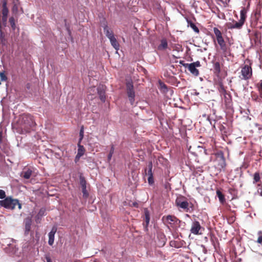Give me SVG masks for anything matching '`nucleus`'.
Returning a JSON list of instances; mask_svg holds the SVG:
<instances>
[{
	"label": "nucleus",
	"mask_w": 262,
	"mask_h": 262,
	"mask_svg": "<svg viewBox=\"0 0 262 262\" xmlns=\"http://www.w3.org/2000/svg\"><path fill=\"white\" fill-rule=\"evenodd\" d=\"M21 127L24 129L26 132H29V130L36 125L35 122L33 117L29 114H23L19 119Z\"/></svg>",
	"instance_id": "obj_1"
},
{
	"label": "nucleus",
	"mask_w": 262,
	"mask_h": 262,
	"mask_svg": "<svg viewBox=\"0 0 262 262\" xmlns=\"http://www.w3.org/2000/svg\"><path fill=\"white\" fill-rule=\"evenodd\" d=\"M101 26L103 28V31L105 36L109 39L112 46L117 51L119 50L120 45L113 31L108 28L107 23L104 20L101 22Z\"/></svg>",
	"instance_id": "obj_2"
},
{
	"label": "nucleus",
	"mask_w": 262,
	"mask_h": 262,
	"mask_svg": "<svg viewBox=\"0 0 262 262\" xmlns=\"http://www.w3.org/2000/svg\"><path fill=\"white\" fill-rule=\"evenodd\" d=\"M126 93L127 96L129 103L133 106H136L137 102H135V91L132 80L126 82Z\"/></svg>",
	"instance_id": "obj_3"
},
{
	"label": "nucleus",
	"mask_w": 262,
	"mask_h": 262,
	"mask_svg": "<svg viewBox=\"0 0 262 262\" xmlns=\"http://www.w3.org/2000/svg\"><path fill=\"white\" fill-rule=\"evenodd\" d=\"M16 204H18L17 199H13L11 196H7L1 200L0 206L6 209L13 210L15 208Z\"/></svg>",
	"instance_id": "obj_4"
},
{
	"label": "nucleus",
	"mask_w": 262,
	"mask_h": 262,
	"mask_svg": "<svg viewBox=\"0 0 262 262\" xmlns=\"http://www.w3.org/2000/svg\"><path fill=\"white\" fill-rule=\"evenodd\" d=\"M187 66V68L189 70V71L194 76H198L199 75V71L196 69L197 67H201V63L199 61H196L195 62H192L191 63H188V64H186Z\"/></svg>",
	"instance_id": "obj_5"
},
{
	"label": "nucleus",
	"mask_w": 262,
	"mask_h": 262,
	"mask_svg": "<svg viewBox=\"0 0 262 262\" xmlns=\"http://www.w3.org/2000/svg\"><path fill=\"white\" fill-rule=\"evenodd\" d=\"M252 69L251 67L248 65H245L241 70L242 75L243 76L242 79L244 80H247L251 78L252 76Z\"/></svg>",
	"instance_id": "obj_6"
},
{
	"label": "nucleus",
	"mask_w": 262,
	"mask_h": 262,
	"mask_svg": "<svg viewBox=\"0 0 262 262\" xmlns=\"http://www.w3.org/2000/svg\"><path fill=\"white\" fill-rule=\"evenodd\" d=\"M105 89L106 86L104 85H99L97 88V94L102 102H104L106 100Z\"/></svg>",
	"instance_id": "obj_7"
},
{
	"label": "nucleus",
	"mask_w": 262,
	"mask_h": 262,
	"mask_svg": "<svg viewBox=\"0 0 262 262\" xmlns=\"http://www.w3.org/2000/svg\"><path fill=\"white\" fill-rule=\"evenodd\" d=\"M24 224H25V232L24 234L25 236H27L29 234L30 232L31 225L32 223V220L31 217H27L24 220Z\"/></svg>",
	"instance_id": "obj_8"
},
{
	"label": "nucleus",
	"mask_w": 262,
	"mask_h": 262,
	"mask_svg": "<svg viewBox=\"0 0 262 262\" xmlns=\"http://www.w3.org/2000/svg\"><path fill=\"white\" fill-rule=\"evenodd\" d=\"M144 217H145V223L143 224L144 226V230L145 231H148V226L149 224L150 215V212L147 208H145L144 210Z\"/></svg>",
	"instance_id": "obj_9"
},
{
	"label": "nucleus",
	"mask_w": 262,
	"mask_h": 262,
	"mask_svg": "<svg viewBox=\"0 0 262 262\" xmlns=\"http://www.w3.org/2000/svg\"><path fill=\"white\" fill-rule=\"evenodd\" d=\"M201 227L200 223L197 221H194L192 224V226L190 229L191 233L193 234L198 235L199 234V231Z\"/></svg>",
	"instance_id": "obj_10"
},
{
	"label": "nucleus",
	"mask_w": 262,
	"mask_h": 262,
	"mask_svg": "<svg viewBox=\"0 0 262 262\" xmlns=\"http://www.w3.org/2000/svg\"><path fill=\"white\" fill-rule=\"evenodd\" d=\"M57 231V227L53 226L52 228L51 231L48 234L49 240L48 244L50 246H52L54 242L55 234Z\"/></svg>",
	"instance_id": "obj_11"
},
{
	"label": "nucleus",
	"mask_w": 262,
	"mask_h": 262,
	"mask_svg": "<svg viewBox=\"0 0 262 262\" xmlns=\"http://www.w3.org/2000/svg\"><path fill=\"white\" fill-rule=\"evenodd\" d=\"M46 209L45 208L42 207L40 209L38 213L35 216V221L37 224L40 223L42 217L46 215Z\"/></svg>",
	"instance_id": "obj_12"
},
{
	"label": "nucleus",
	"mask_w": 262,
	"mask_h": 262,
	"mask_svg": "<svg viewBox=\"0 0 262 262\" xmlns=\"http://www.w3.org/2000/svg\"><path fill=\"white\" fill-rule=\"evenodd\" d=\"M166 220L168 224H171L173 223L177 225H179L181 221L176 216L172 215H168L166 216Z\"/></svg>",
	"instance_id": "obj_13"
},
{
	"label": "nucleus",
	"mask_w": 262,
	"mask_h": 262,
	"mask_svg": "<svg viewBox=\"0 0 262 262\" xmlns=\"http://www.w3.org/2000/svg\"><path fill=\"white\" fill-rule=\"evenodd\" d=\"M244 23L239 20L238 21H233V23H229L228 24V28L229 29H241Z\"/></svg>",
	"instance_id": "obj_14"
},
{
	"label": "nucleus",
	"mask_w": 262,
	"mask_h": 262,
	"mask_svg": "<svg viewBox=\"0 0 262 262\" xmlns=\"http://www.w3.org/2000/svg\"><path fill=\"white\" fill-rule=\"evenodd\" d=\"M176 203L177 205L182 209H187L188 207V203L187 201H182L179 199H177L176 200Z\"/></svg>",
	"instance_id": "obj_15"
},
{
	"label": "nucleus",
	"mask_w": 262,
	"mask_h": 262,
	"mask_svg": "<svg viewBox=\"0 0 262 262\" xmlns=\"http://www.w3.org/2000/svg\"><path fill=\"white\" fill-rule=\"evenodd\" d=\"M33 171L30 168L25 169L21 172V176L25 179H29L30 178Z\"/></svg>",
	"instance_id": "obj_16"
},
{
	"label": "nucleus",
	"mask_w": 262,
	"mask_h": 262,
	"mask_svg": "<svg viewBox=\"0 0 262 262\" xmlns=\"http://www.w3.org/2000/svg\"><path fill=\"white\" fill-rule=\"evenodd\" d=\"M161 43L158 46L160 51L164 50L168 48V43L166 38H163L160 40Z\"/></svg>",
	"instance_id": "obj_17"
},
{
	"label": "nucleus",
	"mask_w": 262,
	"mask_h": 262,
	"mask_svg": "<svg viewBox=\"0 0 262 262\" xmlns=\"http://www.w3.org/2000/svg\"><path fill=\"white\" fill-rule=\"evenodd\" d=\"M186 21L188 27H190L195 32H199V28L190 19L186 18Z\"/></svg>",
	"instance_id": "obj_18"
},
{
	"label": "nucleus",
	"mask_w": 262,
	"mask_h": 262,
	"mask_svg": "<svg viewBox=\"0 0 262 262\" xmlns=\"http://www.w3.org/2000/svg\"><path fill=\"white\" fill-rule=\"evenodd\" d=\"M2 16H8V14L9 12L8 9L7 7V2L6 0H4L2 3Z\"/></svg>",
	"instance_id": "obj_19"
},
{
	"label": "nucleus",
	"mask_w": 262,
	"mask_h": 262,
	"mask_svg": "<svg viewBox=\"0 0 262 262\" xmlns=\"http://www.w3.org/2000/svg\"><path fill=\"white\" fill-rule=\"evenodd\" d=\"M216 195L218 197L220 203L223 204L226 201L224 194L220 190H217L216 191Z\"/></svg>",
	"instance_id": "obj_20"
},
{
	"label": "nucleus",
	"mask_w": 262,
	"mask_h": 262,
	"mask_svg": "<svg viewBox=\"0 0 262 262\" xmlns=\"http://www.w3.org/2000/svg\"><path fill=\"white\" fill-rule=\"evenodd\" d=\"M247 11L245 8H243L240 11V19L239 20L243 22L244 24L245 22L247 17Z\"/></svg>",
	"instance_id": "obj_21"
},
{
	"label": "nucleus",
	"mask_w": 262,
	"mask_h": 262,
	"mask_svg": "<svg viewBox=\"0 0 262 262\" xmlns=\"http://www.w3.org/2000/svg\"><path fill=\"white\" fill-rule=\"evenodd\" d=\"M79 184L82 188H86V181L82 174L79 176Z\"/></svg>",
	"instance_id": "obj_22"
},
{
	"label": "nucleus",
	"mask_w": 262,
	"mask_h": 262,
	"mask_svg": "<svg viewBox=\"0 0 262 262\" xmlns=\"http://www.w3.org/2000/svg\"><path fill=\"white\" fill-rule=\"evenodd\" d=\"M78 150H77V154L80 155L81 156H83L85 152V148L83 145L81 144V142H78Z\"/></svg>",
	"instance_id": "obj_23"
},
{
	"label": "nucleus",
	"mask_w": 262,
	"mask_h": 262,
	"mask_svg": "<svg viewBox=\"0 0 262 262\" xmlns=\"http://www.w3.org/2000/svg\"><path fill=\"white\" fill-rule=\"evenodd\" d=\"M19 4V0H13L12 7V11L13 13H18Z\"/></svg>",
	"instance_id": "obj_24"
},
{
	"label": "nucleus",
	"mask_w": 262,
	"mask_h": 262,
	"mask_svg": "<svg viewBox=\"0 0 262 262\" xmlns=\"http://www.w3.org/2000/svg\"><path fill=\"white\" fill-rule=\"evenodd\" d=\"M213 70L214 71V73L216 74H219L221 73V67H220V63L219 62H215L213 64Z\"/></svg>",
	"instance_id": "obj_25"
},
{
	"label": "nucleus",
	"mask_w": 262,
	"mask_h": 262,
	"mask_svg": "<svg viewBox=\"0 0 262 262\" xmlns=\"http://www.w3.org/2000/svg\"><path fill=\"white\" fill-rule=\"evenodd\" d=\"M216 39L217 42L221 47V49L223 50H224L226 48V44L225 43V41L223 37L222 36Z\"/></svg>",
	"instance_id": "obj_26"
},
{
	"label": "nucleus",
	"mask_w": 262,
	"mask_h": 262,
	"mask_svg": "<svg viewBox=\"0 0 262 262\" xmlns=\"http://www.w3.org/2000/svg\"><path fill=\"white\" fill-rule=\"evenodd\" d=\"M219 165L222 168H225L226 166V161H225V159L224 157V156L222 155L221 157V160L219 162Z\"/></svg>",
	"instance_id": "obj_27"
},
{
	"label": "nucleus",
	"mask_w": 262,
	"mask_h": 262,
	"mask_svg": "<svg viewBox=\"0 0 262 262\" xmlns=\"http://www.w3.org/2000/svg\"><path fill=\"white\" fill-rule=\"evenodd\" d=\"M159 84L160 86L161 90H162L164 93L167 92L168 87L164 83L161 81H159Z\"/></svg>",
	"instance_id": "obj_28"
},
{
	"label": "nucleus",
	"mask_w": 262,
	"mask_h": 262,
	"mask_svg": "<svg viewBox=\"0 0 262 262\" xmlns=\"http://www.w3.org/2000/svg\"><path fill=\"white\" fill-rule=\"evenodd\" d=\"M9 21L10 23V24L12 29L13 31H14L16 28V26H15V19H14V17H10Z\"/></svg>",
	"instance_id": "obj_29"
},
{
	"label": "nucleus",
	"mask_w": 262,
	"mask_h": 262,
	"mask_svg": "<svg viewBox=\"0 0 262 262\" xmlns=\"http://www.w3.org/2000/svg\"><path fill=\"white\" fill-rule=\"evenodd\" d=\"M213 32L215 36H216V38L222 36L221 32L217 28H213Z\"/></svg>",
	"instance_id": "obj_30"
},
{
	"label": "nucleus",
	"mask_w": 262,
	"mask_h": 262,
	"mask_svg": "<svg viewBox=\"0 0 262 262\" xmlns=\"http://www.w3.org/2000/svg\"><path fill=\"white\" fill-rule=\"evenodd\" d=\"M260 176H259V173L257 172L254 173V178H253V183H256L257 182H258V181H259L260 180Z\"/></svg>",
	"instance_id": "obj_31"
},
{
	"label": "nucleus",
	"mask_w": 262,
	"mask_h": 262,
	"mask_svg": "<svg viewBox=\"0 0 262 262\" xmlns=\"http://www.w3.org/2000/svg\"><path fill=\"white\" fill-rule=\"evenodd\" d=\"M81 189L83 198L84 199H87L89 196V194L86 190V188H82Z\"/></svg>",
	"instance_id": "obj_32"
},
{
	"label": "nucleus",
	"mask_w": 262,
	"mask_h": 262,
	"mask_svg": "<svg viewBox=\"0 0 262 262\" xmlns=\"http://www.w3.org/2000/svg\"><path fill=\"white\" fill-rule=\"evenodd\" d=\"M84 136V130H83V127L82 126L80 128V132H79V139L78 140V142H81Z\"/></svg>",
	"instance_id": "obj_33"
},
{
	"label": "nucleus",
	"mask_w": 262,
	"mask_h": 262,
	"mask_svg": "<svg viewBox=\"0 0 262 262\" xmlns=\"http://www.w3.org/2000/svg\"><path fill=\"white\" fill-rule=\"evenodd\" d=\"M5 141V138L3 135V133L2 131H0V147H1V145L3 144H4Z\"/></svg>",
	"instance_id": "obj_34"
},
{
	"label": "nucleus",
	"mask_w": 262,
	"mask_h": 262,
	"mask_svg": "<svg viewBox=\"0 0 262 262\" xmlns=\"http://www.w3.org/2000/svg\"><path fill=\"white\" fill-rule=\"evenodd\" d=\"M0 78L2 81H5L8 79L4 72H0Z\"/></svg>",
	"instance_id": "obj_35"
},
{
	"label": "nucleus",
	"mask_w": 262,
	"mask_h": 262,
	"mask_svg": "<svg viewBox=\"0 0 262 262\" xmlns=\"http://www.w3.org/2000/svg\"><path fill=\"white\" fill-rule=\"evenodd\" d=\"M148 183L150 186H151L154 183V176H149L148 177Z\"/></svg>",
	"instance_id": "obj_36"
},
{
	"label": "nucleus",
	"mask_w": 262,
	"mask_h": 262,
	"mask_svg": "<svg viewBox=\"0 0 262 262\" xmlns=\"http://www.w3.org/2000/svg\"><path fill=\"white\" fill-rule=\"evenodd\" d=\"M6 198L5 191L0 189V199L4 200Z\"/></svg>",
	"instance_id": "obj_37"
},
{
	"label": "nucleus",
	"mask_w": 262,
	"mask_h": 262,
	"mask_svg": "<svg viewBox=\"0 0 262 262\" xmlns=\"http://www.w3.org/2000/svg\"><path fill=\"white\" fill-rule=\"evenodd\" d=\"M257 88L260 94L262 95V80L257 84Z\"/></svg>",
	"instance_id": "obj_38"
},
{
	"label": "nucleus",
	"mask_w": 262,
	"mask_h": 262,
	"mask_svg": "<svg viewBox=\"0 0 262 262\" xmlns=\"http://www.w3.org/2000/svg\"><path fill=\"white\" fill-rule=\"evenodd\" d=\"M207 120L209 121L210 124L211 125H212L214 127H215V122H216L215 120H211L209 116L207 118Z\"/></svg>",
	"instance_id": "obj_39"
},
{
	"label": "nucleus",
	"mask_w": 262,
	"mask_h": 262,
	"mask_svg": "<svg viewBox=\"0 0 262 262\" xmlns=\"http://www.w3.org/2000/svg\"><path fill=\"white\" fill-rule=\"evenodd\" d=\"M64 23H65V26L66 27V29L68 32V34H69V35H71V32L69 25L67 24V20L66 19H64Z\"/></svg>",
	"instance_id": "obj_40"
},
{
	"label": "nucleus",
	"mask_w": 262,
	"mask_h": 262,
	"mask_svg": "<svg viewBox=\"0 0 262 262\" xmlns=\"http://www.w3.org/2000/svg\"><path fill=\"white\" fill-rule=\"evenodd\" d=\"M82 157V156L80 155H78L77 154V155H76L75 156V159H74V161L75 163H77L79 160V159Z\"/></svg>",
	"instance_id": "obj_41"
},
{
	"label": "nucleus",
	"mask_w": 262,
	"mask_h": 262,
	"mask_svg": "<svg viewBox=\"0 0 262 262\" xmlns=\"http://www.w3.org/2000/svg\"><path fill=\"white\" fill-rule=\"evenodd\" d=\"M45 258L46 259L47 262H52L49 254L45 255Z\"/></svg>",
	"instance_id": "obj_42"
},
{
	"label": "nucleus",
	"mask_w": 262,
	"mask_h": 262,
	"mask_svg": "<svg viewBox=\"0 0 262 262\" xmlns=\"http://www.w3.org/2000/svg\"><path fill=\"white\" fill-rule=\"evenodd\" d=\"M179 63L181 64L183 67H184L185 68H187V66H186V64H188V63H185L184 61L183 60H180L179 61Z\"/></svg>",
	"instance_id": "obj_43"
},
{
	"label": "nucleus",
	"mask_w": 262,
	"mask_h": 262,
	"mask_svg": "<svg viewBox=\"0 0 262 262\" xmlns=\"http://www.w3.org/2000/svg\"><path fill=\"white\" fill-rule=\"evenodd\" d=\"M114 150H115L114 146V145H112L111 146L109 153L113 155L114 152Z\"/></svg>",
	"instance_id": "obj_44"
},
{
	"label": "nucleus",
	"mask_w": 262,
	"mask_h": 262,
	"mask_svg": "<svg viewBox=\"0 0 262 262\" xmlns=\"http://www.w3.org/2000/svg\"><path fill=\"white\" fill-rule=\"evenodd\" d=\"M148 169H152V161H150L148 164Z\"/></svg>",
	"instance_id": "obj_45"
},
{
	"label": "nucleus",
	"mask_w": 262,
	"mask_h": 262,
	"mask_svg": "<svg viewBox=\"0 0 262 262\" xmlns=\"http://www.w3.org/2000/svg\"><path fill=\"white\" fill-rule=\"evenodd\" d=\"M147 175L148 177L151 176H154L153 173L152 172V169H148Z\"/></svg>",
	"instance_id": "obj_46"
},
{
	"label": "nucleus",
	"mask_w": 262,
	"mask_h": 262,
	"mask_svg": "<svg viewBox=\"0 0 262 262\" xmlns=\"http://www.w3.org/2000/svg\"><path fill=\"white\" fill-rule=\"evenodd\" d=\"M112 156H113V154H111L110 153L108 154V155L107 156V161L108 162H110L111 160Z\"/></svg>",
	"instance_id": "obj_47"
},
{
	"label": "nucleus",
	"mask_w": 262,
	"mask_h": 262,
	"mask_svg": "<svg viewBox=\"0 0 262 262\" xmlns=\"http://www.w3.org/2000/svg\"><path fill=\"white\" fill-rule=\"evenodd\" d=\"M16 206H18V208L19 209H21V204L19 203L18 200V204H16Z\"/></svg>",
	"instance_id": "obj_48"
},
{
	"label": "nucleus",
	"mask_w": 262,
	"mask_h": 262,
	"mask_svg": "<svg viewBox=\"0 0 262 262\" xmlns=\"http://www.w3.org/2000/svg\"><path fill=\"white\" fill-rule=\"evenodd\" d=\"M257 242L258 243H262V236H259L257 239Z\"/></svg>",
	"instance_id": "obj_49"
},
{
	"label": "nucleus",
	"mask_w": 262,
	"mask_h": 262,
	"mask_svg": "<svg viewBox=\"0 0 262 262\" xmlns=\"http://www.w3.org/2000/svg\"><path fill=\"white\" fill-rule=\"evenodd\" d=\"M258 186H260V187H261V188H260V189H261V192H260V195L261 196H262V190H261V189H261V185L260 184H258Z\"/></svg>",
	"instance_id": "obj_50"
},
{
	"label": "nucleus",
	"mask_w": 262,
	"mask_h": 262,
	"mask_svg": "<svg viewBox=\"0 0 262 262\" xmlns=\"http://www.w3.org/2000/svg\"><path fill=\"white\" fill-rule=\"evenodd\" d=\"M259 60L261 63H262L261 56L259 55Z\"/></svg>",
	"instance_id": "obj_51"
},
{
	"label": "nucleus",
	"mask_w": 262,
	"mask_h": 262,
	"mask_svg": "<svg viewBox=\"0 0 262 262\" xmlns=\"http://www.w3.org/2000/svg\"><path fill=\"white\" fill-rule=\"evenodd\" d=\"M199 94V93H198L197 92H195L194 94V95H198Z\"/></svg>",
	"instance_id": "obj_52"
},
{
	"label": "nucleus",
	"mask_w": 262,
	"mask_h": 262,
	"mask_svg": "<svg viewBox=\"0 0 262 262\" xmlns=\"http://www.w3.org/2000/svg\"><path fill=\"white\" fill-rule=\"evenodd\" d=\"M172 57H173V58H174V59H177V58H178V57L176 56H175V55H172Z\"/></svg>",
	"instance_id": "obj_53"
},
{
	"label": "nucleus",
	"mask_w": 262,
	"mask_h": 262,
	"mask_svg": "<svg viewBox=\"0 0 262 262\" xmlns=\"http://www.w3.org/2000/svg\"><path fill=\"white\" fill-rule=\"evenodd\" d=\"M163 242H164V243L162 244V246H163L165 244V242L164 241H163Z\"/></svg>",
	"instance_id": "obj_54"
},
{
	"label": "nucleus",
	"mask_w": 262,
	"mask_h": 262,
	"mask_svg": "<svg viewBox=\"0 0 262 262\" xmlns=\"http://www.w3.org/2000/svg\"><path fill=\"white\" fill-rule=\"evenodd\" d=\"M136 204H137V203L134 204V205L135 206Z\"/></svg>",
	"instance_id": "obj_55"
}]
</instances>
